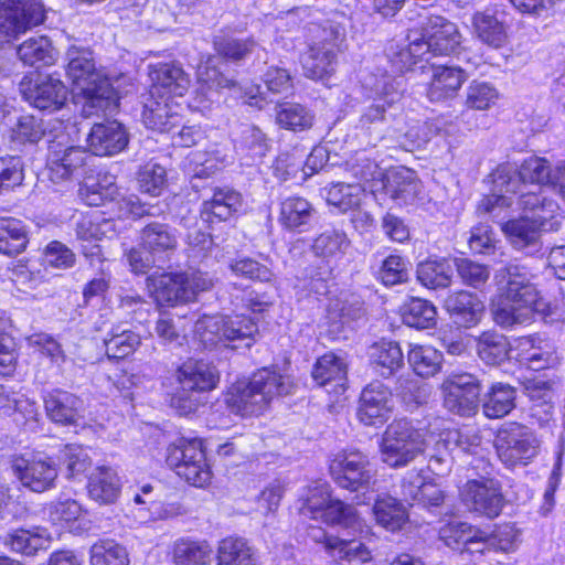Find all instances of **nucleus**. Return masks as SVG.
Segmentation results:
<instances>
[{
	"label": "nucleus",
	"instance_id": "obj_1",
	"mask_svg": "<svg viewBox=\"0 0 565 565\" xmlns=\"http://www.w3.org/2000/svg\"><path fill=\"white\" fill-rule=\"evenodd\" d=\"M439 424L440 420L436 418L427 428H417L406 418L392 422L380 444L382 461L391 468H401L423 455L431 443L440 451L441 448L449 449L451 445L469 450L470 446L480 441L478 435L469 436L458 429H443L437 433L440 429Z\"/></svg>",
	"mask_w": 565,
	"mask_h": 565
},
{
	"label": "nucleus",
	"instance_id": "obj_2",
	"mask_svg": "<svg viewBox=\"0 0 565 565\" xmlns=\"http://www.w3.org/2000/svg\"><path fill=\"white\" fill-rule=\"evenodd\" d=\"M536 275L525 265L510 263L499 268L494 280L500 298L492 306L497 324L512 328L532 321L534 313L548 315L550 303L541 296L535 284Z\"/></svg>",
	"mask_w": 565,
	"mask_h": 565
},
{
	"label": "nucleus",
	"instance_id": "obj_3",
	"mask_svg": "<svg viewBox=\"0 0 565 565\" xmlns=\"http://www.w3.org/2000/svg\"><path fill=\"white\" fill-rule=\"evenodd\" d=\"M408 44L402 49L394 63L401 72L430 56L450 55L456 53L461 43V34L457 25L447 19L433 15L420 19L417 29L407 34Z\"/></svg>",
	"mask_w": 565,
	"mask_h": 565
},
{
	"label": "nucleus",
	"instance_id": "obj_4",
	"mask_svg": "<svg viewBox=\"0 0 565 565\" xmlns=\"http://www.w3.org/2000/svg\"><path fill=\"white\" fill-rule=\"evenodd\" d=\"M294 383L289 376L262 369L246 382L233 384L226 394L225 402L232 413L245 416H258L278 396L292 393Z\"/></svg>",
	"mask_w": 565,
	"mask_h": 565
},
{
	"label": "nucleus",
	"instance_id": "obj_5",
	"mask_svg": "<svg viewBox=\"0 0 565 565\" xmlns=\"http://www.w3.org/2000/svg\"><path fill=\"white\" fill-rule=\"evenodd\" d=\"M553 167L545 158L530 157L525 159L516 173L509 167H499L493 174V193L484 196L478 211L483 213H495L499 207H510L513 204V196L507 195L516 193L521 183H534L548 185Z\"/></svg>",
	"mask_w": 565,
	"mask_h": 565
},
{
	"label": "nucleus",
	"instance_id": "obj_6",
	"mask_svg": "<svg viewBox=\"0 0 565 565\" xmlns=\"http://www.w3.org/2000/svg\"><path fill=\"white\" fill-rule=\"evenodd\" d=\"M66 74L85 96L83 113L86 117L106 113L113 105V90L95 70L92 52L71 47L67 51Z\"/></svg>",
	"mask_w": 565,
	"mask_h": 565
},
{
	"label": "nucleus",
	"instance_id": "obj_7",
	"mask_svg": "<svg viewBox=\"0 0 565 565\" xmlns=\"http://www.w3.org/2000/svg\"><path fill=\"white\" fill-rule=\"evenodd\" d=\"M179 387L171 397V407L180 415L194 413L202 404L201 393L217 386V369L202 360H189L177 370Z\"/></svg>",
	"mask_w": 565,
	"mask_h": 565
},
{
	"label": "nucleus",
	"instance_id": "obj_8",
	"mask_svg": "<svg viewBox=\"0 0 565 565\" xmlns=\"http://www.w3.org/2000/svg\"><path fill=\"white\" fill-rule=\"evenodd\" d=\"M213 286L212 278L200 270L164 273L148 278V288L158 302L175 305L194 301L200 292Z\"/></svg>",
	"mask_w": 565,
	"mask_h": 565
},
{
	"label": "nucleus",
	"instance_id": "obj_9",
	"mask_svg": "<svg viewBox=\"0 0 565 565\" xmlns=\"http://www.w3.org/2000/svg\"><path fill=\"white\" fill-rule=\"evenodd\" d=\"M257 333V323L244 315H205L195 323V335L207 349L221 342L235 340H248L246 347L249 348Z\"/></svg>",
	"mask_w": 565,
	"mask_h": 565
},
{
	"label": "nucleus",
	"instance_id": "obj_10",
	"mask_svg": "<svg viewBox=\"0 0 565 565\" xmlns=\"http://www.w3.org/2000/svg\"><path fill=\"white\" fill-rule=\"evenodd\" d=\"M167 465L188 483L202 488L212 477L203 441L199 438H179L167 448Z\"/></svg>",
	"mask_w": 565,
	"mask_h": 565
},
{
	"label": "nucleus",
	"instance_id": "obj_11",
	"mask_svg": "<svg viewBox=\"0 0 565 565\" xmlns=\"http://www.w3.org/2000/svg\"><path fill=\"white\" fill-rule=\"evenodd\" d=\"M494 447L508 467L527 465L537 454L539 441L532 430L519 423L504 424L497 433Z\"/></svg>",
	"mask_w": 565,
	"mask_h": 565
},
{
	"label": "nucleus",
	"instance_id": "obj_12",
	"mask_svg": "<svg viewBox=\"0 0 565 565\" xmlns=\"http://www.w3.org/2000/svg\"><path fill=\"white\" fill-rule=\"evenodd\" d=\"M344 40V29L330 24L321 29L318 40L310 46L302 57L305 75L312 79H323L329 76L335 66L337 53Z\"/></svg>",
	"mask_w": 565,
	"mask_h": 565
},
{
	"label": "nucleus",
	"instance_id": "obj_13",
	"mask_svg": "<svg viewBox=\"0 0 565 565\" xmlns=\"http://www.w3.org/2000/svg\"><path fill=\"white\" fill-rule=\"evenodd\" d=\"M444 406L455 415L469 417L479 407L480 381L470 373L449 375L441 385Z\"/></svg>",
	"mask_w": 565,
	"mask_h": 565
},
{
	"label": "nucleus",
	"instance_id": "obj_14",
	"mask_svg": "<svg viewBox=\"0 0 565 565\" xmlns=\"http://www.w3.org/2000/svg\"><path fill=\"white\" fill-rule=\"evenodd\" d=\"M330 473L339 487L351 491L369 487L375 477L369 457L359 450L335 455L330 462Z\"/></svg>",
	"mask_w": 565,
	"mask_h": 565
},
{
	"label": "nucleus",
	"instance_id": "obj_15",
	"mask_svg": "<svg viewBox=\"0 0 565 565\" xmlns=\"http://www.w3.org/2000/svg\"><path fill=\"white\" fill-rule=\"evenodd\" d=\"M460 494L470 512L488 519L499 516L504 505L501 484L493 478L468 480Z\"/></svg>",
	"mask_w": 565,
	"mask_h": 565
},
{
	"label": "nucleus",
	"instance_id": "obj_16",
	"mask_svg": "<svg viewBox=\"0 0 565 565\" xmlns=\"http://www.w3.org/2000/svg\"><path fill=\"white\" fill-rule=\"evenodd\" d=\"M45 9L40 0H2L0 2V30L17 38L44 22Z\"/></svg>",
	"mask_w": 565,
	"mask_h": 565
},
{
	"label": "nucleus",
	"instance_id": "obj_17",
	"mask_svg": "<svg viewBox=\"0 0 565 565\" xmlns=\"http://www.w3.org/2000/svg\"><path fill=\"white\" fill-rule=\"evenodd\" d=\"M402 83L391 77H384L382 87L379 88L377 96L373 103L365 108L361 118V128L369 131L373 136V143L383 138V126L392 115L391 109L402 97Z\"/></svg>",
	"mask_w": 565,
	"mask_h": 565
},
{
	"label": "nucleus",
	"instance_id": "obj_18",
	"mask_svg": "<svg viewBox=\"0 0 565 565\" xmlns=\"http://www.w3.org/2000/svg\"><path fill=\"white\" fill-rule=\"evenodd\" d=\"M90 156L81 147L67 146L62 141H50L47 152L49 177L54 183L79 178L86 172Z\"/></svg>",
	"mask_w": 565,
	"mask_h": 565
},
{
	"label": "nucleus",
	"instance_id": "obj_19",
	"mask_svg": "<svg viewBox=\"0 0 565 565\" xmlns=\"http://www.w3.org/2000/svg\"><path fill=\"white\" fill-rule=\"evenodd\" d=\"M12 469L23 487L33 492H44L55 486L57 469L47 457L33 455L14 458Z\"/></svg>",
	"mask_w": 565,
	"mask_h": 565
},
{
	"label": "nucleus",
	"instance_id": "obj_20",
	"mask_svg": "<svg viewBox=\"0 0 565 565\" xmlns=\"http://www.w3.org/2000/svg\"><path fill=\"white\" fill-rule=\"evenodd\" d=\"M394 408L393 395L390 388L379 381L366 385L360 396L358 418L366 426H377L386 423Z\"/></svg>",
	"mask_w": 565,
	"mask_h": 565
},
{
	"label": "nucleus",
	"instance_id": "obj_21",
	"mask_svg": "<svg viewBox=\"0 0 565 565\" xmlns=\"http://www.w3.org/2000/svg\"><path fill=\"white\" fill-rule=\"evenodd\" d=\"M24 99L40 110L55 111L62 108L67 99V88L53 75H39L28 84H21Z\"/></svg>",
	"mask_w": 565,
	"mask_h": 565
},
{
	"label": "nucleus",
	"instance_id": "obj_22",
	"mask_svg": "<svg viewBox=\"0 0 565 565\" xmlns=\"http://www.w3.org/2000/svg\"><path fill=\"white\" fill-rule=\"evenodd\" d=\"M364 302L360 296L342 295L330 301L326 315V332L331 339H339L352 322L363 318Z\"/></svg>",
	"mask_w": 565,
	"mask_h": 565
},
{
	"label": "nucleus",
	"instance_id": "obj_23",
	"mask_svg": "<svg viewBox=\"0 0 565 565\" xmlns=\"http://www.w3.org/2000/svg\"><path fill=\"white\" fill-rule=\"evenodd\" d=\"M309 537L322 544L326 553L337 562L366 563L372 559L371 551L359 540H344L327 535L321 527H310Z\"/></svg>",
	"mask_w": 565,
	"mask_h": 565
},
{
	"label": "nucleus",
	"instance_id": "obj_24",
	"mask_svg": "<svg viewBox=\"0 0 565 565\" xmlns=\"http://www.w3.org/2000/svg\"><path fill=\"white\" fill-rule=\"evenodd\" d=\"M152 85L150 96H183L190 87V78L183 68L174 63H157L149 65Z\"/></svg>",
	"mask_w": 565,
	"mask_h": 565
},
{
	"label": "nucleus",
	"instance_id": "obj_25",
	"mask_svg": "<svg viewBox=\"0 0 565 565\" xmlns=\"http://www.w3.org/2000/svg\"><path fill=\"white\" fill-rule=\"evenodd\" d=\"M125 127L116 121L95 124L87 137L89 151L95 156H115L128 146Z\"/></svg>",
	"mask_w": 565,
	"mask_h": 565
},
{
	"label": "nucleus",
	"instance_id": "obj_26",
	"mask_svg": "<svg viewBox=\"0 0 565 565\" xmlns=\"http://www.w3.org/2000/svg\"><path fill=\"white\" fill-rule=\"evenodd\" d=\"M0 542L10 552L23 556H34L50 548L52 535L47 529L32 526L10 530L0 536Z\"/></svg>",
	"mask_w": 565,
	"mask_h": 565
},
{
	"label": "nucleus",
	"instance_id": "obj_27",
	"mask_svg": "<svg viewBox=\"0 0 565 565\" xmlns=\"http://www.w3.org/2000/svg\"><path fill=\"white\" fill-rule=\"evenodd\" d=\"M445 309L457 324L469 328L480 321L484 305L477 295L460 290L447 296Z\"/></svg>",
	"mask_w": 565,
	"mask_h": 565
},
{
	"label": "nucleus",
	"instance_id": "obj_28",
	"mask_svg": "<svg viewBox=\"0 0 565 565\" xmlns=\"http://www.w3.org/2000/svg\"><path fill=\"white\" fill-rule=\"evenodd\" d=\"M140 241L142 248L159 260L168 257L178 246L175 230L160 222L147 224L140 232Z\"/></svg>",
	"mask_w": 565,
	"mask_h": 565
},
{
	"label": "nucleus",
	"instance_id": "obj_29",
	"mask_svg": "<svg viewBox=\"0 0 565 565\" xmlns=\"http://www.w3.org/2000/svg\"><path fill=\"white\" fill-rule=\"evenodd\" d=\"M385 193L398 205L414 202L420 190L415 171L405 167L391 169L384 177Z\"/></svg>",
	"mask_w": 565,
	"mask_h": 565
},
{
	"label": "nucleus",
	"instance_id": "obj_30",
	"mask_svg": "<svg viewBox=\"0 0 565 565\" xmlns=\"http://www.w3.org/2000/svg\"><path fill=\"white\" fill-rule=\"evenodd\" d=\"M510 244L516 250L534 255L541 250V230L530 216L508 221L502 225Z\"/></svg>",
	"mask_w": 565,
	"mask_h": 565
},
{
	"label": "nucleus",
	"instance_id": "obj_31",
	"mask_svg": "<svg viewBox=\"0 0 565 565\" xmlns=\"http://www.w3.org/2000/svg\"><path fill=\"white\" fill-rule=\"evenodd\" d=\"M316 216L313 205L301 196H287L280 202L278 222L292 232H306Z\"/></svg>",
	"mask_w": 565,
	"mask_h": 565
},
{
	"label": "nucleus",
	"instance_id": "obj_32",
	"mask_svg": "<svg viewBox=\"0 0 565 565\" xmlns=\"http://www.w3.org/2000/svg\"><path fill=\"white\" fill-rule=\"evenodd\" d=\"M87 492L88 497L100 505L115 503L121 492L117 472L110 467H97L88 477Z\"/></svg>",
	"mask_w": 565,
	"mask_h": 565
},
{
	"label": "nucleus",
	"instance_id": "obj_33",
	"mask_svg": "<svg viewBox=\"0 0 565 565\" xmlns=\"http://www.w3.org/2000/svg\"><path fill=\"white\" fill-rule=\"evenodd\" d=\"M150 96L146 102L142 120L145 125L152 130L159 132H172L180 126L181 118L177 111L172 109L170 105V98L164 96Z\"/></svg>",
	"mask_w": 565,
	"mask_h": 565
},
{
	"label": "nucleus",
	"instance_id": "obj_34",
	"mask_svg": "<svg viewBox=\"0 0 565 565\" xmlns=\"http://www.w3.org/2000/svg\"><path fill=\"white\" fill-rule=\"evenodd\" d=\"M47 416L55 423L73 424L83 408V401L73 393L53 390L44 396Z\"/></svg>",
	"mask_w": 565,
	"mask_h": 565
},
{
	"label": "nucleus",
	"instance_id": "obj_35",
	"mask_svg": "<svg viewBox=\"0 0 565 565\" xmlns=\"http://www.w3.org/2000/svg\"><path fill=\"white\" fill-rule=\"evenodd\" d=\"M243 205L242 194L232 189H215L210 200L202 203L201 214L206 222L230 220Z\"/></svg>",
	"mask_w": 565,
	"mask_h": 565
},
{
	"label": "nucleus",
	"instance_id": "obj_36",
	"mask_svg": "<svg viewBox=\"0 0 565 565\" xmlns=\"http://www.w3.org/2000/svg\"><path fill=\"white\" fill-rule=\"evenodd\" d=\"M108 359L120 360L132 354L141 344L139 333L122 323L114 324L103 339Z\"/></svg>",
	"mask_w": 565,
	"mask_h": 565
},
{
	"label": "nucleus",
	"instance_id": "obj_37",
	"mask_svg": "<svg viewBox=\"0 0 565 565\" xmlns=\"http://www.w3.org/2000/svg\"><path fill=\"white\" fill-rule=\"evenodd\" d=\"M465 79V74L459 67L438 66L434 71L427 96L435 103L451 98L457 94Z\"/></svg>",
	"mask_w": 565,
	"mask_h": 565
},
{
	"label": "nucleus",
	"instance_id": "obj_38",
	"mask_svg": "<svg viewBox=\"0 0 565 565\" xmlns=\"http://www.w3.org/2000/svg\"><path fill=\"white\" fill-rule=\"evenodd\" d=\"M370 363L374 372L383 377L394 375L404 366V355L398 343L382 341L370 351Z\"/></svg>",
	"mask_w": 565,
	"mask_h": 565
},
{
	"label": "nucleus",
	"instance_id": "obj_39",
	"mask_svg": "<svg viewBox=\"0 0 565 565\" xmlns=\"http://www.w3.org/2000/svg\"><path fill=\"white\" fill-rule=\"evenodd\" d=\"M515 388L507 383L495 382L482 398V412L488 418H501L515 407Z\"/></svg>",
	"mask_w": 565,
	"mask_h": 565
},
{
	"label": "nucleus",
	"instance_id": "obj_40",
	"mask_svg": "<svg viewBox=\"0 0 565 565\" xmlns=\"http://www.w3.org/2000/svg\"><path fill=\"white\" fill-rule=\"evenodd\" d=\"M473 33L484 44L501 47L507 42L504 24L490 11L476 12L472 17Z\"/></svg>",
	"mask_w": 565,
	"mask_h": 565
},
{
	"label": "nucleus",
	"instance_id": "obj_41",
	"mask_svg": "<svg viewBox=\"0 0 565 565\" xmlns=\"http://www.w3.org/2000/svg\"><path fill=\"white\" fill-rule=\"evenodd\" d=\"M345 377V362L332 352L319 358L312 370V379L319 386L334 383L335 387L343 388Z\"/></svg>",
	"mask_w": 565,
	"mask_h": 565
},
{
	"label": "nucleus",
	"instance_id": "obj_42",
	"mask_svg": "<svg viewBox=\"0 0 565 565\" xmlns=\"http://www.w3.org/2000/svg\"><path fill=\"white\" fill-rule=\"evenodd\" d=\"M212 553L206 541L180 539L174 542L172 558L175 565H207Z\"/></svg>",
	"mask_w": 565,
	"mask_h": 565
},
{
	"label": "nucleus",
	"instance_id": "obj_43",
	"mask_svg": "<svg viewBox=\"0 0 565 565\" xmlns=\"http://www.w3.org/2000/svg\"><path fill=\"white\" fill-rule=\"evenodd\" d=\"M218 565H256L255 551L243 539H223L217 547Z\"/></svg>",
	"mask_w": 565,
	"mask_h": 565
},
{
	"label": "nucleus",
	"instance_id": "obj_44",
	"mask_svg": "<svg viewBox=\"0 0 565 565\" xmlns=\"http://www.w3.org/2000/svg\"><path fill=\"white\" fill-rule=\"evenodd\" d=\"M376 522L391 532H395L406 523L408 515L404 505L390 495L379 497L373 505Z\"/></svg>",
	"mask_w": 565,
	"mask_h": 565
},
{
	"label": "nucleus",
	"instance_id": "obj_45",
	"mask_svg": "<svg viewBox=\"0 0 565 565\" xmlns=\"http://www.w3.org/2000/svg\"><path fill=\"white\" fill-rule=\"evenodd\" d=\"M407 360L417 375L430 377L439 372L443 354L431 345L409 344Z\"/></svg>",
	"mask_w": 565,
	"mask_h": 565
},
{
	"label": "nucleus",
	"instance_id": "obj_46",
	"mask_svg": "<svg viewBox=\"0 0 565 565\" xmlns=\"http://www.w3.org/2000/svg\"><path fill=\"white\" fill-rule=\"evenodd\" d=\"M451 125L443 119L436 118L428 121H413L404 132L402 146L405 149L419 148L438 135H448Z\"/></svg>",
	"mask_w": 565,
	"mask_h": 565
},
{
	"label": "nucleus",
	"instance_id": "obj_47",
	"mask_svg": "<svg viewBox=\"0 0 565 565\" xmlns=\"http://www.w3.org/2000/svg\"><path fill=\"white\" fill-rule=\"evenodd\" d=\"M365 195V189L360 183L338 182L327 189L326 200L329 205L345 213L359 207Z\"/></svg>",
	"mask_w": 565,
	"mask_h": 565
},
{
	"label": "nucleus",
	"instance_id": "obj_48",
	"mask_svg": "<svg viewBox=\"0 0 565 565\" xmlns=\"http://www.w3.org/2000/svg\"><path fill=\"white\" fill-rule=\"evenodd\" d=\"M416 274L426 288H447L451 282L452 267L447 259H428L417 266Z\"/></svg>",
	"mask_w": 565,
	"mask_h": 565
},
{
	"label": "nucleus",
	"instance_id": "obj_49",
	"mask_svg": "<svg viewBox=\"0 0 565 565\" xmlns=\"http://www.w3.org/2000/svg\"><path fill=\"white\" fill-rule=\"evenodd\" d=\"M403 322L415 329H429L437 322V309L428 300L412 298L402 308Z\"/></svg>",
	"mask_w": 565,
	"mask_h": 565
},
{
	"label": "nucleus",
	"instance_id": "obj_50",
	"mask_svg": "<svg viewBox=\"0 0 565 565\" xmlns=\"http://www.w3.org/2000/svg\"><path fill=\"white\" fill-rule=\"evenodd\" d=\"M28 238L25 226L20 220L13 217L0 218V253L15 255L26 247Z\"/></svg>",
	"mask_w": 565,
	"mask_h": 565
},
{
	"label": "nucleus",
	"instance_id": "obj_51",
	"mask_svg": "<svg viewBox=\"0 0 565 565\" xmlns=\"http://www.w3.org/2000/svg\"><path fill=\"white\" fill-rule=\"evenodd\" d=\"M350 241L342 231L329 228L316 237L312 252L316 256L330 262L341 257L349 247Z\"/></svg>",
	"mask_w": 565,
	"mask_h": 565
},
{
	"label": "nucleus",
	"instance_id": "obj_52",
	"mask_svg": "<svg viewBox=\"0 0 565 565\" xmlns=\"http://www.w3.org/2000/svg\"><path fill=\"white\" fill-rule=\"evenodd\" d=\"M20 60L30 66L40 67L54 62V52L46 36L30 38L18 47Z\"/></svg>",
	"mask_w": 565,
	"mask_h": 565
},
{
	"label": "nucleus",
	"instance_id": "obj_53",
	"mask_svg": "<svg viewBox=\"0 0 565 565\" xmlns=\"http://www.w3.org/2000/svg\"><path fill=\"white\" fill-rule=\"evenodd\" d=\"M313 114L301 104L282 103L277 106L276 120L285 129L298 131L312 126Z\"/></svg>",
	"mask_w": 565,
	"mask_h": 565
},
{
	"label": "nucleus",
	"instance_id": "obj_54",
	"mask_svg": "<svg viewBox=\"0 0 565 565\" xmlns=\"http://www.w3.org/2000/svg\"><path fill=\"white\" fill-rule=\"evenodd\" d=\"M90 565H129L126 547L114 540H99L89 548Z\"/></svg>",
	"mask_w": 565,
	"mask_h": 565
},
{
	"label": "nucleus",
	"instance_id": "obj_55",
	"mask_svg": "<svg viewBox=\"0 0 565 565\" xmlns=\"http://www.w3.org/2000/svg\"><path fill=\"white\" fill-rule=\"evenodd\" d=\"M508 339L500 333L483 332L477 342V352L487 364H497L504 361L509 354Z\"/></svg>",
	"mask_w": 565,
	"mask_h": 565
},
{
	"label": "nucleus",
	"instance_id": "obj_56",
	"mask_svg": "<svg viewBox=\"0 0 565 565\" xmlns=\"http://www.w3.org/2000/svg\"><path fill=\"white\" fill-rule=\"evenodd\" d=\"M45 131L46 128L42 119L32 115H23L12 126L10 139L18 146L35 145L45 136Z\"/></svg>",
	"mask_w": 565,
	"mask_h": 565
},
{
	"label": "nucleus",
	"instance_id": "obj_57",
	"mask_svg": "<svg viewBox=\"0 0 565 565\" xmlns=\"http://www.w3.org/2000/svg\"><path fill=\"white\" fill-rule=\"evenodd\" d=\"M83 195L89 205H99L105 200H117V196L120 195V191L116 184V177L109 172H99L97 182L87 185Z\"/></svg>",
	"mask_w": 565,
	"mask_h": 565
},
{
	"label": "nucleus",
	"instance_id": "obj_58",
	"mask_svg": "<svg viewBox=\"0 0 565 565\" xmlns=\"http://www.w3.org/2000/svg\"><path fill=\"white\" fill-rule=\"evenodd\" d=\"M499 93L488 82L473 81L466 89V106L469 109L487 110L495 105Z\"/></svg>",
	"mask_w": 565,
	"mask_h": 565
},
{
	"label": "nucleus",
	"instance_id": "obj_59",
	"mask_svg": "<svg viewBox=\"0 0 565 565\" xmlns=\"http://www.w3.org/2000/svg\"><path fill=\"white\" fill-rule=\"evenodd\" d=\"M58 460L65 467L67 478L84 473L92 465L87 449L81 445H65L60 451Z\"/></svg>",
	"mask_w": 565,
	"mask_h": 565
},
{
	"label": "nucleus",
	"instance_id": "obj_60",
	"mask_svg": "<svg viewBox=\"0 0 565 565\" xmlns=\"http://www.w3.org/2000/svg\"><path fill=\"white\" fill-rule=\"evenodd\" d=\"M137 181L141 192L152 196L160 195L167 182L166 169L157 162L149 161L140 167Z\"/></svg>",
	"mask_w": 565,
	"mask_h": 565
},
{
	"label": "nucleus",
	"instance_id": "obj_61",
	"mask_svg": "<svg viewBox=\"0 0 565 565\" xmlns=\"http://www.w3.org/2000/svg\"><path fill=\"white\" fill-rule=\"evenodd\" d=\"M256 45L257 42L253 38L242 40L232 36H217L214 40V49L217 54L231 61L244 60Z\"/></svg>",
	"mask_w": 565,
	"mask_h": 565
},
{
	"label": "nucleus",
	"instance_id": "obj_62",
	"mask_svg": "<svg viewBox=\"0 0 565 565\" xmlns=\"http://www.w3.org/2000/svg\"><path fill=\"white\" fill-rule=\"evenodd\" d=\"M439 537L451 548H460L477 536V529L459 520H450L439 527Z\"/></svg>",
	"mask_w": 565,
	"mask_h": 565
},
{
	"label": "nucleus",
	"instance_id": "obj_63",
	"mask_svg": "<svg viewBox=\"0 0 565 565\" xmlns=\"http://www.w3.org/2000/svg\"><path fill=\"white\" fill-rule=\"evenodd\" d=\"M83 513L82 505L74 499H57L47 505L49 520L62 527L68 526L79 519Z\"/></svg>",
	"mask_w": 565,
	"mask_h": 565
},
{
	"label": "nucleus",
	"instance_id": "obj_64",
	"mask_svg": "<svg viewBox=\"0 0 565 565\" xmlns=\"http://www.w3.org/2000/svg\"><path fill=\"white\" fill-rule=\"evenodd\" d=\"M330 499L329 487L324 483L317 484L308 489L307 494L301 500L299 512L303 516L319 520Z\"/></svg>",
	"mask_w": 565,
	"mask_h": 565
}]
</instances>
